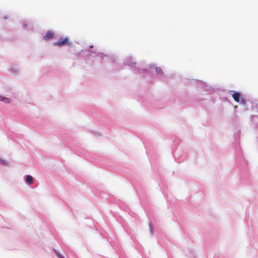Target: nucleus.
<instances>
[{
    "mask_svg": "<svg viewBox=\"0 0 258 258\" xmlns=\"http://www.w3.org/2000/svg\"><path fill=\"white\" fill-rule=\"evenodd\" d=\"M71 43L68 38L59 39L57 42L54 43V45L61 46L64 45H70Z\"/></svg>",
    "mask_w": 258,
    "mask_h": 258,
    "instance_id": "1",
    "label": "nucleus"
},
{
    "mask_svg": "<svg viewBox=\"0 0 258 258\" xmlns=\"http://www.w3.org/2000/svg\"><path fill=\"white\" fill-rule=\"evenodd\" d=\"M54 36V33L52 31H48L46 35L44 36V39L45 40H48L49 39H51L53 38Z\"/></svg>",
    "mask_w": 258,
    "mask_h": 258,
    "instance_id": "2",
    "label": "nucleus"
},
{
    "mask_svg": "<svg viewBox=\"0 0 258 258\" xmlns=\"http://www.w3.org/2000/svg\"><path fill=\"white\" fill-rule=\"evenodd\" d=\"M26 181L27 182L28 184L29 185H32L33 183V177L31 175H27L26 178Z\"/></svg>",
    "mask_w": 258,
    "mask_h": 258,
    "instance_id": "3",
    "label": "nucleus"
},
{
    "mask_svg": "<svg viewBox=\"0 0 258 258\" xmlns=\"http://www.w3.org/2000/svg\"><path fill=\"white\" fill-rule=\"evenodd\" d=\"M0 101H2L5 103H9L10 102V99L9 98L0 96Z\"/></svg>",
    "mask_w": 258,
    "mask_h": 258,
    "instance_id": "4",
    "label": "nucleus"
},
{
    "mask_svg": "<svg viewBox=\"0 0 258 258\" xmlns=\"http://www.w3.org/2000/svg\"><path fill=\"white\" fill-rule=\"evenodd\" d=\"M55 253L58 258H65L62 255L57 251H55Z\"/></svg>",
    "mask_w": 258,
    "mask_h": 258,
    "instance_id": "5",
    "label": "nucleus"
},
{
    "mask_svg": "<svg viewBox=\"0 0 258 258\" xmlns=\"http://www.w3.org/2000/svg\"><path fill=\"white\" fill-rule=\"evenodd\" d=\"M149 228H150V231L151 233L153 234V228L151 226L150 224H149Z\"/></svg>",
    "mask_w": 258,
    "mask_h": 258,
    "instance_id": "6",
    "label": "nucleus"
},
{
    "mask_svg": "<svg viewBox=\"0 0 258 258\" xmlns=\"http://www.w3.org/2000/svg\"><path fill=\"white\" fill-rule=\"evenodd\" d=\"M0 163L3 164H5L6 162L5 161H4L3 159H2L1 158H0Z\"/></svg>",
    "mask_w": 258,
    "mask_h": 258,
    "instance_id": "7",
    "label": "nucleus"
}]
</instances>
